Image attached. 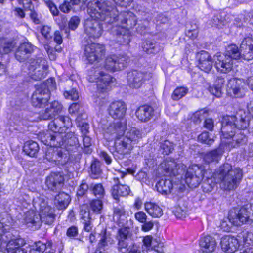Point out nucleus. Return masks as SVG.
Wrapping results in <instances>:
<instances>
[{
    "label": "nucleus",
    "mask_w": 253,
    "mask_h": 253,
    "mask_svg": "<svg viewBox=\"0 0 253 253\" xmlns=\"http://www.w3.org/2000/svg\"><path fill=\"white\" fill-rule=\"evenodd\" d=\"M89 5L88 12L91 16L107 20L108 23H116V26L128 30L137 24L134 13L123 11L119 14L116 8L112 6L109 1L93 0Z\"/></svg>",
    "instance_id": "nucleus-2"
},
{
    "label": "nucleus",
    "mask_w": 253,
    "mask_h": 253,
    "mask_svg": "<svg viewBox=\"0 0 253 253\" xmlns=\"http://www.w3.org/2000/svg\"><path fill=\"white\" fill-rule=\"evenodd\" d=\"M80 22V20L78 17H72L68 22L69 29L72 30H75L78 27Z\"/></svg>",
    "instance_id": "nucleus-62"
},
{
    "label": "nucleus",
    "mask_w": 253,
    "mask_h": 253,
    "mask_svg": "<svg viewBox=\"0 0 253 253\" xmlns=\"http://www.w3.org/2000/svg\"><path fill=\"white\" fill-rule=\"evenodd\" d=\"M152 78L151 73L132 70L127 73V82L130 87L138 88L146 80Z\"/></svg>",
    "instance_id": "nucleus-15"
},
{
    "label": "nucleus",
    "mask_w": 253,
    "mask_h": 253,
    "mask_svg": "<svg viewBox=\"0 0 253 253\" xmlns=\"http://www.w3.org/2000/svg\"><path fill=\"white\" fill-rule=\"evenodd\" d=\"M81 0H70V1L65 0L59 8L60 10L64 13H68L71 9V3L72 5H78L81 2ZM83 2L84 0H82Z\"/></svg>",
    "instance_id": "nucleus-48"
},
{
    "label": "nucleus",
    "mask_w": 253,
    "mask_h": 253,
    "mask_svg": "<svg viewBox=\"0 0 253 253\" xmlns=\"http://www.w3.org/2000/svg\"><path fill=\"white\" fill-rule=\"evenodd\" d=\"M217 243L215 240L210 236H206L202 238L200 242V246L203 252L206 253H211L213 252Z\"/></svg>",
    "instance_id": "nucleus-29"
},
{
    "label": "nucleus",
    "mask_w": 253,
    "mask_h": 253,
    "mask_svg": "<svg viewBox=\"0 0 253 253\" xmlns=\"http://www.w3.org/2000/svg\"><path fill=\"white\" fill-rule=\"evenodd\" d=\"M63 94L65 98L72 100H77L79 98L78 93L74 88L69 91H65Z\"/></svg>",
    "instance_id": "nucleus-58"
},
{
    "label": "nucleus",
    "mask_w": 253,
    "mask_h": 253,
    "mask_svg": "<svg viewBox=\"0 0 253 253\" xmlns=\"http://www.w3.org/2000/svg\"><path fill=\"white\" fill-rule=\"evenodd\" d=\"M188 88L185 87H178L174 91L171 95L173 100L177 101L185 96L188 92Z\"/></svg>",
    "instance_id": "nucleus-46"
},
{
    "label": "nucleus",
    "mask_w": 253,
    "mask_h": 253,
    "mask_svg": "<svg viewBox=\"0 0 253 253\" xmlns=\"http://www.w3.org/2000/svg\"><path fill=\"white\" fill-rule=\"evenodd\" d=\"M212 26L218 28H221L225 25V21L221 19L220 15L214 16L211 20Z\"/></svg>",
    "instance_id": "nucleus-59"
},
{
    "label": "nucleus",
    "mask_w": 253,
    "mask_h": 253,
    "mask_svg": "<svg viewBox=\"0 0 253 253\" xmlns=\"http://www.w3.org/2000/svg\"><path fill=\"white\" fill-rule=\"evenodd\" d=\"M225 79L221 76L217 77L213 86L209 87V91L217 97H220L222 93V88L225 83Z\"/></svg>",
    "instance_id": "nucleus-32"
},
{
    "label": "nucleus",
    "mask_w": 253,
    "mask_h": 253,
    "mask_svg": "<svg viewBox=\"0 0 253 253\" xmlns=\"http://www.w3.org/2000/svg\"><path fill=\"white\" fill-rule=\"evenodd\" d=\"M241 58L245 60L253 59V39L245 38L241 44Z\"/></svg>",
    "instance_id": "nucleus-24"
},
{
    "label": "nucleus",
    "mask_w": 253,
    "mask_h": 253,
    "mask_svg": "<svg viewBox=\"0 0 253 253\" xmlns=\"http://www.w3.org/2000/svg\"><path fill=\"white\" fill-rule=\"evenodd\" d=\"M198 140L203 143L209 145H211L214 141L213 137H211L208 132H203L198 137Z\"/></svg>",
    "instance_id": "nucleus-50"
},
{
    "label": "nucleus",
    "mask_w": 253,
    "mask_h": 253,
    "mask_svg": "<svg viewBox=\"0 0 253 253\" xmlns=\"http://www.w3.org/2000/svg\"><path fill=\"white\" fill-rule=\"evenodd\" d=\"M25 221L29 227H31L34 229L39 228L42 223L39 215L33 211L26 213Z\"/></svg>",
    "instance_id": "nucleus-28"
},
{
    "label": "nucleus",
    "mask_w": 253,
    "mask_h": 253,
    "mask_svg": "<svg viewBox=\"0 0 253 253\" xmlns=\"http://www.w3.org/2000/svg\"><path fill=\"white\" fill-rule=\"evenodd\" d=\"M233 225L238 226L240 223H252L253 222V205L246 204L239 210H230L228 218Z\"/></svg>",
    "instance_id": "nucleus-9"
},
{
    "label": "nucleus",
    "mask_w": 253,
    "mask_h": 253,
    "mask_svg": "<svg viewBox=\"0 0 253 253\" xmlns=\"http://www.w3.org/2000/svg\"><path fill=\"white\" fill-rule=\"evenodd\" d=\"M71 119L68 116H59L55 118L48 125L50 131L47 132L42 138L45 145L50 146L45 154V158L50 162L65 163L67 156L60 149L55 150L52 147H59L65 143L63 133L67 128L71 126Z\"/></svg>",
    "instance_id": "nucleus-1"
},
{
    "label": "nucleus",
    "mask_w": 253,
    "mask_h": 253,
    "mask_svg": "<svg viewBox=\"0 0 253 253\" xmlns=\"http://www.w3.org/2000/svg\"><path fill=\"white\" fill-rule=\"evenodd\" d=\"M84 111L83 107L78 103H74L72 104L69 108V112L70 114L79 113Z\"/></svg>",
    "instance_id": "nucleus-60"
},
{
    "label": "nucleus",
    "mask_w": 253,
    "mask_h": 253,
    "mask_svg": "<svg viewBox=\"0 0 253 253\" xmlns=\"http://www.w3.org/2000/svg\"><path fill=\"white\" fill-rule=\"evenodd\" d=\"M47 107L45 110L40 115L42 120H49L53 118L55 115L60 113L62 110V105L58 101H54L49 104H46Z\"/></svg>",
    "instance_id": "nucleus-21"
},
{
    "label": "nucleus",
    "mask_w": 253,
    "mask_h": 253,
    "mask_svg": "<svg viewBox=\"0 0 253 253\" xmlns=\"http://www.w3.org/2000/svg\"><path fill=\"white\" fill-rule=\"evenodd\" d=\"M87 78L90 82H96L98 90L102 92L106 91L111 84L115 80V78L104 73L102 68L98 66L92 67L88 70Z\"/></svg>",
    "instance_id": "nucleus-8"
},
{
    "label": "nucleus",
    "mask_w": 253,
    "mask_h": 253,
    "mask_svg": "<svg viewBox=\"0 0 253 253\" xmlns=\"http://www.w3.org/2000/svg\"><path fill=\"white\" fill-rule=\"evenodd\" d=\"M35 91H39V98L42 99V102H47L49 99L48 90L40 86L38 87Z\"/></svg>",
    "instance_id": "nucleus-57"
},
{
    "label": "nucleus",
    "mask_w": 253,
    "mask_h": 253,
    "mask_svg": "<svg viewBox=\"0 0 253 253\" xmlns=\"http://www.w3.org/2000/svg\"><path fill=\"white\" fill-rule=\"evenodd\" d=\"M222 155V151L218 148L209 152H207L204 156V160L207 163L212 162H218Z\"/></svg>",
    "instance_id": "nucleus-36"
},
{
    "label": "nucleus",
    "mask_w": 253,
    "mask_h": 253,
    "mask_svg": "<svg viewBox=\"0 0 253 253\" xmlns=\"http://www.w3.org/2000/svg\"><path fill=\"white\" fill-rule=\"evenodd\" d=\"M84 45V55L90 63L99 62L105 55V47L102 44L88 41L85 38L83 42Z\"/></svg>",
    "instance_id": "nucleus-11"
},
{
    "label": "nucleus",
    "mask_w": 253,
    "mask_h": 253,
    "mask_svg": "<svg viewBox=\"0 0 253 253\" xmlns=\"http://www.w3.org/2000/svg\"><path fill=\"white\" fill-rule=\"evenodd\" d=\"M89 192L98 199L103 198L105 194L104 188L101 183L90 184Z\"/></svg>",
    "instance_id": "nucleus-37"
},
{
    "label": "nucleus",
    "mask_w": 253,
    "mask_h": 253,
    "mask_svg": "<svg viewBox=\"0 0 253 253\" xmlns=\"http://www.w3.org/2000/svg\"><path fill=\"white\" fill-rule=\"evenodd\" d=\"M87 191L89 192V185H88L85 180H83L78 187L77 194L78 196H82Z\"/></svg>",
    "instance_id": "nucleus-55"
},
{
    "label": "nucleus",
    "mask_w": 253,
    "mask_h": 253,
    "mask_svg": "<svg viewBox=\"0 0 253 253\" xmlns=\"http://www.w3.org/2000/svg\"><path fill=\"white\" fill-rule=\"evenodd\" d=\"M112 32L116 36V41L121 44H129L131 40V34L129 30L125 29L120 27L113 26Z\"/></svg>",
    "instance_id": "nucleus-22"
},
{
    "label": "nucleus",
    "mask_w": 253,
    "mask_h": 253,
    "mask_svg": "<svg viewBox=\"0 0 253 253\" xmlns=\"http://www.w3.org/2000/svg\"><path fill=\"white\" fill-rule=\"evenodd\" d=\"M126 122L125 119L116 121L111 123L105 130L104 136L108 139L121 140L120 138L124 134Z\"/></svg>",
    "instance_id": "nucleus-13"
},
{
    "label": "nucleus",
    "mask_w": 253,
    "mask_h": 253,
    "mask_svg": "<svg viewBox=\"0 0 253 253\" xmlns=\"http://www.w3.org/2000/svg\"><path fill=\"white\" fill-rule=\"evenodd\" d=\"M161 148L163 150L162 153L165 155L171 153L174 149L173 144L168 140L164 141L161 144Z\"/></svg>",
    "instance_id": "nucleus-53"
},
{
    "label": "nucleus",
    "mask_w": 253,
    "mask_h": 253,
    "mask_svg": "<svg viewBox=\"0 0 253 253\" xmlns=\"http://www.w3.org/2000/svg\"><path fill=\"white\" fill-rule=\"evenodd\" d=\"M126 212L124 207L122 205L114 207L113 218L119 223H122L126 219Z\"/></svg>",
    "instance_id": "nucleus-39"
},
{
    "label": "nucleus",
    "mask_w": 253,
    "mask_h": 253,
    "mask_svg": "<svg viewBox=\"0 0 253 253\" xmlns=\"http://www.w3.org/2000/svg\"><path fill=\"white\" fill-rule=\"evenodd\" d=\"M233 141L235 142V144L234 142L232 144V146L235 147L238 146L240 145H243L247 142V138L246 136L239 130L237 132L234 133V135L231 137Z\"/></svg>",
    "instance_id": "nucleus-44"
},
{
    "label": "nucleus",
    "mask_w": 253,
    "mask_h": 253,
    "mask_svg": "<svg viewBox=\"0 0 253 253\" xmlns=\"http://www.w3.org/2000/svg\"><path fill=\"white\" fill-rule=\"evenodd\" d=\"M124 132L125 137L122 140H117L115 142L116 152L123 156L126 149H130L133 145L138 142L141 137V133L135 127H129L126 128Z\"/></svg>",
    "instance_id": "nucleus-7"
},
{
    "label": "nucleus",
    "mask_w": 253,
    "mask_h": 253,
    "mask_svg": "<svg viewBox=\"0 0 253 253\" xmlns=\"http://www.w3.org/2000/svg\"><path fill=\"white\" fill-rule=\"evenodd\" d=\"M126 107L124 102L117 101L112 102L109 106L108 111L109 115L114 119H124Z\"/></svg>",
    "instance_id": "nucleus-20"
},
{
    "label": "nucleus",
    "mask_w": 253,
    "mask_h": 253,
    "mask_svg": "<svg viewBox=\"0 0 253 253\" xmlns=\"http://www.w3.org/2000/svg\"><path fill=\"white\" fill-rule=\"evenodd\" d=\"M39 91H35L32 95L31 102L35 107L42 108L46 106L47 102H42V99L39 98Z\"/></svg>",
    "instance_id": "nucleus-47"
},
{
    "label": "nucleus",
    "mask_w": 253,
    "mask_h": 253,
    "mask_svg": "<svg viewBox=\"0 0 253 253\" xmlns=\"http://www.w3.org/2000/svg\"><path fill=\"white\" fill-rule=\"evenodd\" d=\"M64 177L60 173H51L46 180V185L51 191L57 192L60 190L64 185Z\"/></svg>",
    "instance_id": "nucleus-18"
},
{
    "label": "nucleus",
    "mask_w": 253,
    "mask_h": 253,
    "mask_svg": "<svg viewBox=\"0 0 253 253\" xmlns=\"http://www.w3.org/2000/svg\"><path fill=\"white\" fill-rule=\"evenodd\" d=\"M157 191L162 194H168L170 193L173 188V184L169 179H161L156 184Z\"/></svg>",
    "instance_id": "nucleus-34"
},
{
    "label": "nucleus",
    "mask_w": 253,
    "mask_h": 253,
    "mask_svg": "<svg viewBox=\"0 0 253 253\" xmlns=\"http://www.w3.org/2000/svg\"><path fill=\"white\" fill-rule=\"evenodd\" d=\"M146 211L152 217L159 218L163 215L162 209L154 203L147 202L144 204Z\"/></svg>",
    "instance_id": "nucleus-31"
},
{
    "label": "nucleus",
    "mask_w": 253,
    "mask_h": 253,
    "mask_svg": "<svg viewBox=\"0 0 253 253\" xmlns=\"http://www.w3.org/2000/svg\"><path fill=\"white\" fill-rule=\"evenodd\" d=\"M143 51L148 54H155L158 52L156 42L153 40H146L142 43Z\"/></svg>",
    "instance_id": "nucleus-38"
},
{
    "label": "nucleus",
    "mask_w": 253,
    "mask_h": 253,
    "mask_svg": "<svg viewBox=\"0 0 253 253\" xmlns=\"http://www.w3.org/2000/svg\"><path fill=\"white\" fill-rule=\"evenodd\" d=\"M40 87L47 89L49 93L50 91L54 90L56 88V83L55 80L52 78H49L43 84H41Z\"/></svg>",
    "instance_id": "nucleus-54"
},
{
    "label": "nucleus",
    "mask_w": 253,
    "mask_h": 253,
    "mask_svg": "<svg viewBox=\"0 0 253 253\" xmlns=\"http://www.w3.org/2000/svg\"><path fill=\"white\" fill-rule=\"evenodd\" d=\"M23 150L27 155L31 157H35L39 152V146L37 142L33 141H28L24 144Z\"/></svg>",
    "instance_id": "nucleus-35"
},
{
    "label": "nucleus",
    "mask_w": 253,
    "mask_h": 253,
    "mask_svg": "<svg viewBox=\"0 0 253 253\" xmlns=\"http://www.w3.org/2000/svg\"><path fill=\"white\" fill-rule=\"evenodd\" d=\"M84 151L86 154H90L92 152L91 138L87 135L83 136Z\"/></svg>",
    "instance_id": "nucleus-52"
},
{
    "label": "nucleus",
    "mask_w": 253,
    "mask_h": 253,
    "mask_svg": "<svg viewBox=\"0 0 253 253\" xmlns=\"http://www.w3.org/2000/svg\"><path fill=\"white\" fill-rule=\"evenodd\" d=\"M101 199L93 200L90 203V208L95 213H100L103 208V204Z\"/></svg>",
    "instance_id": "nucleus-49"
},
{
    "label": "nucleus",
    "mask_w": 253,
    "mask_h": 253,
    "mask_svg": "<svg viewBox=\"0 0 253 253\" xmlns=\"http://www.w3.org/2000/svg\"><path fill=\"white\" fill-rule=\"evenodd\" d=\"M128 233L129 230L127 228H122L117 232V239L126 240Z\"/></svg>",
    "instance_id": "nucleus-61"
},
{
    "label": "nucleus",
    "mask_w": 253,
    "mask_h": 253,
    "mask_svg": "<svg viewBox=\"0 0 253 253\" xmlns=\"http://www.w3.org/2000/svg\"><path fill=\"white\" fill-rule=\"evenodd\" d=\"M196 58L197 66L200 70L206 73H209L211 70L214 62L213 58L208 52L202 50L197 53Z\"/></svg>",
    "instance_id": "nucleus-17"
},
{
    "label": "nucleus",
    "mask_w": 253,
    "mask_h": 253,
    "mask_svg": "<svg viewBox=\"0 0 253 253\" xmlns=\"http://www.w3.org/2000/svg\"><path fill=\"white\" fill-rule=\"evenodd\" d=\"M113 181L114 184L112 186L111 191L112 195L115 199L119 200L120 197H126L129 194L131 191L129 186L121 184L117 177H114Z\"/></svg>",
    "instance_id": "nucleus-19"
},
{
    "label": "nucleus",
    "mask_w": 253,
    "mask_h": 253,
    "mask_svg": "<svg viewBox=\"0 0 253 253\" xmlns=\"http://www.w3.org/2000/svg\"><path fill=\"white\" fill-rule=\"evenodd\" d=\"M90 169L91 177L93 179L98 178L102 173L101 162L98 160H94L91 163Z\"/></svg>",
    "instance_id": "nucleus-43"
},
{
    "label": "nucleus",
    "mask_w": 253,
    "mask_h": 253,
    "mask_svg": "<svg viewBox=\"0 0 253 253\" xmlns=\"http://www.w3.org/2000/svg\"><path fill=\"white\" fill-rule=\"evenodd\" d=\"M117 55L114 54L108 56L105 59L104 64V68L108 71L115 72L119 71L117 65Z\"/></svg>",
    "instance_id": "nucleus-41"
},
{
    "label": "nucleus",
    "mask_w": 253,
    "mask_h": 253,
    "mask_svg": "<svg viewBox=\"0 0 253 253\" xmlns=\"http://www.w3.org/2000/svg\"><path fill=\"white\" fill-rule=\"evenodd\" d=\"M164 244L159 238H154L150 249L159 253H164Z\"/></svg>",
    "instance_id": "nucleus-51"
},
{
    "label": "nucleus",
    "mask_w": 253,
    "mask_h": 253,
    "mask_svg": "<svg viewBox=\"0 0 253 253\" xmlns=\"http://www.w3.org/2000/svg\"><path fill=\"white\" fill-rule=\"evenodd\" d=\"M92 0L89 1L87 5V12L90 17L86 19L84 23V31L89 38L93 39L99 38L103 32L102 25L95 19L103 21L99 18L91 16L88 12L89 5ZM106 23L107 20H104Z\"/></svg>",
    "instance_id": "nucleus-12"
},
{
    "label": "nucleus",
    "mask_w": 253,
    "mask_h": 253,
    "mask_svg": "<svg viewBox=\"0 0 253 253\" xmlns=\"http://www.w3.org/2000/svg\"><path fill=\"white\" fill-rule=\"evenodd\" d=\"M70 201V196L65 192H59L55 196L54 205L58 210L66 209Z\"/></svg>",
    "instance_id": "nucleus-30"
},
{
    "label": "nucleus",
    "mask_w": 253,
    "mask_h": 253,
    "mask_svg": "<svg viewBox=\"0 0 253 253\" xmlns=\"http://www.w3.org/2000/svg\"><path fill=\"white\" fill-rule=\"evenodd\" d=\"M116 60L118 70H121L127 66L130 60L129 57L126 54L117 55Z\"/></svg>",
    "instance_id": "nucleus-45"
},
{
    "label": "nucleus",
    "mask_w": 253,
    "mask_h": 253,
    "mask_svg": "<svg viewBox=\"0 0 253 253\" xmlns=\"http://www.w3.org/2000/svg\"><path fill=\"white\" fill-rule=\"evenodd\" d=\"M224 55L230 57L232 60L233 59H238L241 58V50H239L236 45L231 44L227 47Z\"/></svg>",
    "instance_id": "nucleus-40"
},
{
    "label": "nucleus",
    "mask_w": 253,
    "mask_h": 253,
    "mask_svg": "<svg viewBox=\"0 0 253 253\" xmlns=\"http://www.w3.org/2000/svg\"><path fill=\"white\" fill-rule=\"evenodd\" d=\"M220 243L222 250L228 253L235 252L239 247L238 240L234 237L224 236L221 238Z\"/></svg>",
    "instance_id": "nucleus-23"
},
{
    "label": "nucleus",
    "mask_w": 253,
    "mask_h": 253,
    "mask_svg": "<svg viewBox=\"0 0 253 253\" xmlns=\"http://www.w3.org/2000/svg\"><path fill=\"white\" fill-rule=\"evenodd\" d=\"M135 113L136 117L140 121L146 122L153 117L154 109L148 105L141 106L137 109Z\"/></svg>",
    "instance_id": "nucleus-27"
},
{
    "label": "nucleus",
    "mask_w": 253,
    "mask_h": 253,
    "mask_svg": "<svg viewBox=\"0 0 253 253\" xmlns=\"http://www.w3.org/2000/svg\"><path fill=\"white\" fill-rule=\"evenodd\" d=\"M172 212L177 218H184L188 212L187 206L184 203H181L180 201L179 204L174 208Z\"/></svg>",
    "instance_id": "nucleus-42"
},
{
    "label": "nucleus",
    "mask_w": 253,
    "mask_h": 253,
    "mask_svg": "<svg viewBox=\"0 0 253 253\" xmlns=\"http://www.w3.org/2000/svg\"><path fill=\"white\" fill-rule=\"evenodd\" d=\"M246 83L243 79L232 78L229 80L227 93L228 96L235 98H242L247 91Z\"/></svg>",
    "instance_id": "nucleus-14"
},
{
    "label": "nucleus",
    "mask_w": 253,
    "mask_h": 253,
    "mask_svg": "<svg viewBox=\"0 0 253 253\" xmlns=\"http://www.w3.org/2000/svg\"><path fill=\"white\" fill-rule=\"evenodd\" d=\"M100 235L101 238L95 253H102L103 251L106 249H108L109 245L115 243V241L111 234L107 233L106 230L102 231Z\"/></svg>",
    "instance_id": "nucleus-25"
},
{
    "label": "nucleus",
    "mask_w": 253,
    "mask_h": 253,
    "mask_svg": "<svg viewBox=\"0 0 253 253\" xmlns=\"http://www.w3.org/2000/svg\"><path fill=\"white\" fill-rule=\"evenodd\" d=\"M80 216L81 223L84 225V230L86 232L92 230L93 225L90 212L85 206L81 208Z\"/></svg>",
    "instance_id": "nucleus-26"
},
{
    "label": "nucleus",
    "mask_w": 253,
    "mask_h": 253,
    "mask_svg": "<svg viewBox=\"0 0 253 253\" xmlns=\"http://www.w3.org/2000/svg\"><path fill=\"white\" fill-rule=\"evenodd\" d=\"M206 179L202 184L203 192L209 193L212 191L216 185V179L221 181V187L226 190H231L237 188L243 177L242 170L239 168H233L226 163L221 166L213 174L211 171L206 170Z\"/></svg>",
    "instance_id": "nucleus-3"
},
{
    "label": "nucleus",
    "mask_w": 253,
    "mask_h": 253,
    "mask_svg": "<svg viewBox=\"0 0 253 253\" xmlns=\"http://www.w3.org/2000/svg\"><path fill=\"white\" fill-rule=\"evenodd\" d=\"M162 167L167 172L174 176L185 173L184 177L181 176V178L192 188L197 187L199 185L204 177L206 171L203 166L198 165H192L185 171L186 166L183 164L177 165L174 160L165 162Z\"/></svg>",
    "instance_id": "nucleus-5"
},
{
    "label": "nucleus",
    "mask_w": 253,
    "mask_h": 253,
    "mask_svg": "<svg viewBox=\"0 0 253 253\" xmlns=\"http://www.w3.org/2000/svg\"><path fill=\"white\" fill-rule=\"evenodd\" d=\"M24 244L21 239L11 240L7 244V253H27L21 247Z\"/></svg>",
    "instance_id": "nucleus-33"
},
{
    "label": "nucleus",
    "mask_w": 253,
    "mask_h": 253,
    "mask_svg": "<svg viewBox=\"0 0 253 253\" xmlns=\"http://www.w3.org/2000/svg\"><path fill=\"white\" fill-rule=\"evenodd\" d=\"M46 250V246L44 243L39 241L36 242L29 253H43Z\"/></svg>",
    "instance_id": "nucleus-56"
},
{
    "label": "nucleus",
    "mask_w": 253,
    "mask_h": 253,
    "mask_svg": "<svg viewBox=\"0 0 253 253\" xmlns=\"http://www.w3.org/2000/svg\"><path fill=\"white\" fill-rule=\"evenodd\" d=\"M33 205L36 210H39L38 214L42 223L52 224L55 218L54 210L48 206L43 196H36L33 199Z\"/></svg>",
    "instance_id": "nucleus-10"
},
{
    "label": "nucleus",
    "mask_w": 253,
    "mask_h": 253,
    "mask_svg": "<svg viewBox=\"0 0 253 253\" xmlns=\"http://www.w3.org/2000/svg\"><path fill=\"white\" fill-rule=\"evenodd\" d=\"M78 234V229L77 227L72 226L69 227L66 232V235L70 238H75Z\"/></svg>",
    "instance_id": "nucleus-64"
},
{
    "label": "nucleus",
    "mask_w": 253,
    "mask_h": 253,
    "mask_svg": "<svg viewBox=\"0 0 253 253\" xmlns=\"http://www.w3.org/2000/svg\"><path fill=\"white\" fill-rule=\"evenodd\" d=\"M242 113V112H241ZM249 126V118L244 112L237 116H226L223 118L221 128L223 138L228 139L235 133L236 128L244 129Z\"/></svg>",
    "instance_id": "nucleus-6"
},
{
    "label": "nucleus",
    "mask_w": 253,
    "mask_h": 253,
    "mask_svg": "<svg viewBox=\"0 0 253 253\" xmlns=\"http://www.w3.org/2000/svg\"><path fill=\"white\" fill-rule=\"evenodd\" d=\"M134 218L137 221L142 223L146 222V220L147 219V215L144 212L139 211L134 214Z\"/></svg>",
    "instance_id": "nucleus-63"
},
{
    "label": "nucleus",
    "mask_w": 253,
    "mask_h": 253,
    "mask_svg": "<svg viewBox=\"0 0 253 253\" xmlns=\"http://www.w3.org/2000/svg\"><path fill=\"white\" fill-rule=\"evenodd\" d=\"M214 66L218 72L226 73L230 71L233 67V61L230 57L224 53H217L213 56Z\"/></svg>",
    "instance_id": "nucleus-16"
},
{
    "label": "nucleus",
    "mask_w": 253,
    "mask_h": 253,
    "mask_svg": "<svg viewBox=\"0 0 253 253\" xmlns=\"http://www.w3.org/2000/svg\"><path fill=\"white\" fill-rule=\"evenodd\" d=\"M38 50V55L30 58L28 61V74L32 79L38 81L44 78L47 74L48 69L46 60L36 47L29 42L21 43L15 53L16 58L20 62L24 61L29 54L34 50Z\"/></svg>",
    "instance_id": "nucleus-4"
}]
</instances>
